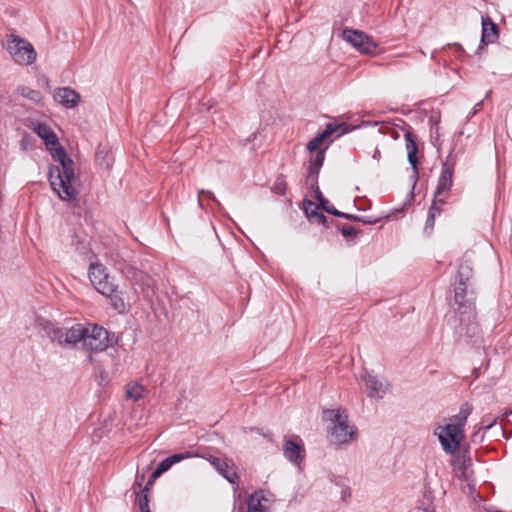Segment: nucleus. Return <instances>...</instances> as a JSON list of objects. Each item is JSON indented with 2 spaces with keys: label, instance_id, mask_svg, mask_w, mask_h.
<instances>
[{
  "label": "nucleus",
  "instance_id": "f257e3e1",
  "mask_svg": "<svg viewBox=\"0 0 512 512\" xmlns=\"http://www.w3.org/2000/svg\"><path fill=\"white\" fill-rule=\"evenodd\" d=\"M52 158L60 166H53L49 169V181L53 190L65 201H73L78 195L75 188L77 177L74 171V162L67 156L63 147L55 148Z\"/></svg>",
  "mask_w": 512,
  "mask_h": 512
},
{
  "label": "nucleus",
  "instance_id": "f03ea898",
  "mask_svg": "<svg viewBox=\"0 0 512 512\" xmlns=\"http://www.w3.org/2000/svg\"><path fill=\"white\" fill-rule=\"evenodd\" d=\"M46 335L63 348H81L87 332V324L76 323L70 328L62 329L49 321L40 323Z\"/></svg>",
  "mask_w": 512,
  "mask_h": 512
},
{
  "label": "nucleus",
  "instance_id": "7ed1b4c3",
  "mask_svg": "<svg viewBox=\"0 0 512 512\" xmlns=\"http://www.w3.org/2000/svg\"><path fill=\"white\" fill-rule=\"evenodd\" d=\"M324 419L332 423L330 436L332 442L335 444H346L350 442L356 434V430L348 424V416L341 409L325 410Z\"/></svg>",
  "mask_w": 512,
  "mask_h": 512
},
{
  "label": "nucleus",
  "instance_id": "20e7f679",
  "mask_svg": "<svg viewBox=\"0 0 512 512\" xmlns=\"http://www.w3.org/2000/svg\"><path fill=\"white\" fill-rule=\"evenodd\" d=\"M87 332L82 350L86 353L88 360L93 362L94 354L103 352L112 346L113 338L105 328L97 324H87Z\"/></svg>",
  "mask_w": 512,
  "mask_h": 512
},
{
  "label": "nucleus",
  "instance_id": "39448f33",
  "mask_svg": "<svg viewBox=\"0 0 512 512\" xmlns=\"http://www.w3.org/2000/svg\"><path fill=\"white\" fill-rule=\"evenodd\" d=\"M5 46L14 62L19 65L28 66L36 61L37 52L24 38L11 34L7 36Z\"/></svg>",
  "mask_w": 512,
  "mask_h": 512
},
{
  "label": "nucleus",
  "instance_id": "423d86ee",
  "mask_svg": "<svg viewBox=\"0 0 512 512\" xmlns=\"http://www.w3.org/2000/svg\"><path fill=\"white\" fill-rule=\"evenodd\" d=\"M456 165V157L450 152L442 164L441 173L437 181L434 197L447 199L453 185V174Z\"/></svg>",
  "mask_w": 512,
  "mask_h": 512
},
{
  "label": "nucleus",
  "instance_id": "0eeeda50",
  "mask_svg": "<svg viewBox=\"0 0 512 512\" xmlns=\"http://www.w3.org/2000/svg\"><path fill=\"white\" fill-rule=\"evenodd\" d=\"M89 279L93 287L101 294H110L113 291V278L107 273L106 267L101 263L94 262L89 267Z\"/></svg>",
  "mask_w": 512,
  "mask_h": 512
},
{
  "label": "nucleus",
  "instance_id": "6e6552de",
  "mask_svg": "<svg viewBox=\"0 0 512 512\" xmlns=\"http://www.w3.org/2000/svg\"><path fill=\"white\" fill-rule=\"evenodd\" d=\"M442 449L447 454H454L459 450L460 442L464 437V433L455 429L454 426L444 425L435 429Z\"/></svg>",
  "mask_w": 512,
  "mask_h": 512
},
{
  "label": "nucleus",
  "instance_id": "1a4fd4ad",
  "mask_svg": "<svg viewBox=\"0 0 512 512\" xmlns=\"http://www.w3.org/2000/svg\"><path fill=\"white\" fill-rule=\"evenodd\" d=\"M343 39L363 54L374 55L377 52L378 45L362 31L344 29Z\"/></svg>",
  "mask_w": 512,
  "mask_h": 512
},
{
  "label": "nucleus",
  "instance_id": "9d476101",
  "mask_svg": "<svg viewBox=\"0 0 512 512\" xmlns=\"http://www.w3.org/2000/svg\"><path fill=\"white\" fill-rule=\"evenodd\" d=\"M456 334L459 340H463L466 343L474 342V339L478 337L479 326L473 310L462 312L460 325L456 328Z\"/></svg>",
  "mask_w": 512,
  "mask_h": 512
},
{
  "label": "nucleus",
  "instance_id": "9b49d317",
  "mask_svg": "<svg viewBox=\"0 0 512 512\" xmlns=\"http://www.w3.org/2000/svg\"><path fill=\"white\" fill-rule=\"evenodd\" d=\"M54 99L66 108H74L80 102V95L70 87H61L54 91Z\"/></svg>",
  "mask_w": 512,
  "mask_h": 512
},
{
  "label": "nucleus",
  "instance_id": "f8f14e48",
  "mask_svg": "<svg viewBox=\"0 0 512 512\" xmlns=\"http://www.w3.org/2000/svg\"><path fill=\"white\" fill-rule=\"evenodd\" d=\"M283 453L287 460L297 464L299 460L303 459L304 448L302 441L299 437L295 439L285 440L283 444Z\"/></svg>",
  "mask_w": 512,
  "mask_h": 512
},
{
  "label": "nucleus",
  "instance_id": "ddd939ff",
  "mask_svg": "<svg viewBox=\"0 0 512 512\" xmlns=\"http://www.w3.org/2000/svg\"><path fill=\"white\" fill-rule=\"evenodd\" d=\"M362 380L367 389V395L370 398H383L385 394V388L381 381L377 377L369 372H365L362 375Z\"/></svg>",
  "mask_w": 512,
  "mask_h": 512
},
{
  "label": "nucleus",
  "instance_id": "4468645a",
  "mask_svg": "<svg viewBox=\"0 0 512 512\" xmlns=\"http://www.w3.org/2000/svg\"><path fill=\"white\" fill-rule=\"evenodd\" d=\"M499 36L498 26L492 21L489 16L482 17V44L494 43Z\"/></svg>",
  "mask_w": 512,
  "mask_h": 512
},
{
  "label": "nucleus",
  "instance_id": "2eb2a0df",
  "mask_svg": "<svg viewBox=\"0 0 512 512\" xmlns=\"http://www.w3.org/2000/svg\"><path fill=\"white\" fill-rule=\"evenodd\" d=\"M403 131H404V138H405V142H406V149L408 152V162L411 165L412 169L414 170L413 177L416 179L417 174H418L417 158H416V154L418 152V146L413 137L412 132L410 130H404V129H403Z\"/></svg>",
  "mask_w": 512,
  "mask_h": 512
},
{
  "label": "nucleus",
  "instance_id": "dca6fc26",
  "mask_svg": "<svg viewBox=\"0 0 512 512\" xmlns=\"http://www.w3.org/2000/svg\"><path fill=\"white\" fill-rule=\"evenodd\" d=\"M263 491L259 490L251 494L247 499V512H270Z\"/></svg>",
  "mask_w": 512,
  "mask_h": 512
},
{
  "label": "nucleus",
  "instance_id": "f3484780",
  "mask_svg": "<svg viewBox=\"0 0 512 512\" xmlns=\"http://www.w3.org/2000/svg\"><path fill=\"white\" fill-rule=\"evenodd\" d=\"M453 471L456 477L460 480L470 482L471 471L469 469L470 459H466L464 456H458L452 461Z\"/></svg>",
  "mask_w": 512,
  "mask_h": 512
},
{
  "label": "nucleus",
  "instance_id": "a211bd4d",
  "mask_svg": "<svg viewBox=\"0 0 512 512\" xmlns=\"http://www.w3.org/2000/svg\"><path fill=\"white\" fill-rule=\"evenodd\" d=\"M36 133L44 140L45 145L51 150V154L55 151V148L61 147L57 136L49 126L45 124L37 125Z\"/></svg>",
  "mask_w": 512,
  "mask_h": 512
},
{
  "label": "nucleus",
  "instance_id": "6ab92c4d",
  "mask_svg": "<svg viewBox=\"0 0 512 512\" xmlns=\"http://www.w3.org/2000/svg\"><path fill=\"white\" fill-rule=\"evenodd\" d=\"M472 410H473V407L471 404L464 403L463 405H461L459 413L454 415L450 419L451 422L448 425L454 426L455 429L464 433V428L467 423V419L470 416V414L472 413Z\"/></svg>",
  "mask_w": 512,
  "mask_h": 512
},
{
  "label": "nucleus",
  "instance_id": "aec40b11",
  "mask_svg": "<svg viewBox=\"0 0 512 512\" xmlns=\"http://www.w3.org/2000/svg\"><path fill=\"white\" fill-rule=\"evenodd\" d=\"M466 295V282L458 281L454 286V304L457 305L459 309L464 308V311H469L472 310V306L470 301L466 298Z\"/></svg>",
  "mask_w": 512,
  "mask_h": 512
},
{
  "label": "nucleus",
  "instance_id": "412c9836",
  "mask_svg": "<svg viewBox=\"0 0 512 512\" xmlns=\"http://www.w3.org/2000/svg\"><path fill=\"white\" fill-rule=\"evenodd\" d=\"M110 300L111 306L119 313L126 312V304L122 296V292L118 291L117 285L113 286V291L110 294H102Z\"/></svg>",
  "mask_w": 512,
  "mask_h": 512
},
{
  "label": "nucleus",
  "instance_id": "4be33fe9",
  "mask_svg": "<svg viewBox=\"0 0 512 512\" xmlns=\"http://www.w3.org/2000/svg\"><path fill=\"white\" fill-rule=\"evenodd\" d=\"M364 125L368 126V125H372V126H377V125H380V128H379V133L380 134H390L391 137L394 139V140H397L400 135H399V132L397 131L396 129V126H398L397 124H391V123H385V122H382V123H379V122H364L363 123Z\"/></svg>",
  "mask_w": 512,
  "mask_h": 512
},
{
  "label": "nucleus",
  "instance_id": "5701e85b",
  "mask_svg": "<svg viewBox=\"0 0 512 512\" xmlns=\"http://www.w3.org/2000/svg\"><path fill=\"white\" fill-rule=\"evenodd\" d=\"M473 273L472 263L470 260L464 259L458 268L457 277L458 281L467 282Z\"/></svg>",
  "mask_w": 512,
  "mask_h": 512
},
{
  "label": "nucleus",
  "instance_id": "b1692460",
  "mask_svg": "<svg viewBox=\"0 0 512 512\" xmlns=\"http://www.w3.org/2000/svg\"><path fill=\"white\" fill-rule=\"evenodd\" d=\"M151 484V481H148L146 486L141 489L139 492H135L136 498H137V504L140 509V512H147L149 509V499H148V491H149V485Z\"/></svg>",
  "mask_w": 512,
  "mask_h": 512
},
{
  "label": "nucleus",
  "instance_id": "393cba45",
  "mask_svg": "<svg viewBox=\"0 0 512 512\" xmlns=\"http://www.w3.org/2000/svg\"><path fill=\"white\" fill-rule=\"evenodd\" d=\"M145 389L138 383H129L126 386V397L133 401H138L144 396Z\"/></svg>",
  "mask_w": 512,
  "mask_h": 512
},
{
  "label": "nucleus",
  "instance_id": "a878e982",
  "mask_svg": "<svg viewBox=\"0 0 512 512\" xmlns=\"http://www.w3.org/2000/svg\"><path fill=\"white\" fill-rule=\"evenodd\" d=\"M17 92L23 96L24 98H27L31 100L32 102L39 103L42 101V95L41 92L38 90L31 89L29 87H19L17 89Z\"/></svg>",
  "mask_w": 512,
  "mask_h": 512
},
{
  "label": "nucleus",
  "instance_id": "bb28decb",
  "mask_svg": "<svg viewBox=\"0 0 512 512\" xmlns=\"http://www.w3.org/2000/svg\"><path fill=\"white\" fill-rule=\"evenodd\" d=\"M96 162L98 165L106 170H108L111 165V159L108 156V153L99 146L96 151Z\"/></svg>",
  "mask_w": 512,
  "mask_h": 512
},
{
  "label": "nucleus",
  "instance_id": "cd10ccee",
  "mask_svg": "<svg viewBox=\"0 0 512 512\" xmlns=\"http://www.w3.org/2000/svg\"><path fill=\"white\" fill-rule=\"evenodd\" d=\"M343 126L344 124L328 123L321 133L327 138L333 133L338 132L337 137H339L346 132V129H344Z\"/></svg>",
  "mask_w": 512,
  "mask_h": 512
},
{
  "label": "nucleus",
  "instance_id": "c85d7f7f",
  "mask_svg": "<svg viewBox=\"0 0 512 512\" xmlns=\"http://www.w3.org/2000/svg\"><path fill=\"white\" fill-rule=\"evenodd\" d=\"M447 199L440 198V197H434L432 204L429 208L428 214H433V217H437L442 212V206L446 204Z\"/></svg>",
  "mask_w": 512,
  "mask_h": 512
},
{
  "label": "nucleus",
  "instance_id": "c756f323",
  "mask_svg": "<svg viewBox=\"0 0 512 512\" xmlns=\"http://www.w3.org/2000/svg\"><path fill=\"white\" fill-rule=\"evenodd\" d=\"M213 467L222 475L224 472H227L229 465L226 460L210 455L206 458Z\"/></svg>",
  "mask_w": 512,
  "mask_h": 512
},
{
  "label": "nucleus",
  "instance_id": "7c9ffc66",
  "mask_svg": "<svg viewBox=\"0 0 512 512\" xmlns=\"http://www.w3.org/2000/svg\"><path fill=\"white\" fill-rule=\"evenodd\" d=\"M195 456H198V455L186 451L184 453H175V454L167 457L166 459L169 462V464L172 466V465H174L176 463L181 462L182 460L189 459V458H192V457H195Z\"/></svg>",
  "mask_w": 512,
  "mask_h": 512
},
{
  "label": "nucleus",
  "instance_id": "2f4dec72",
  "mask_svg": "<svg viewBox=\"0 0 512 512\" xmlns=\"http://www.w3.org/2000/svg\"><path fill=\"white\" fill-rule=\"evenodd\" d=\"M171 468V465L169 464V462L167 461V459L165 458L164 460H162L158 465L157 467L155 468V470L153 471L152 475H151V482L153 480H155L156 478H158L159 476H161L164 472H166L167 470H169Z\"/></svg>",
  "mask_w": 512,
  "mask_h": 512
},
{
  "label": "nucleus",
  "instance_id": "473e14b6",
  "mask_svg": "<svg viewBox=\"0 0 512 512\" xmlns=\"http://www.w3.org/2000/svg\"><path fill=\"white\" fill-rule=\"evenodd\" d=\"M326 139V137L319 133L316 137H314L312 140H310L307 144V150L309 152L316 151L323 143V141Z\"/></svg>",
  "mask_w": 512,
  "mask_h": 512
},
{
  "label": "nucleus",
  "instance_id": "72a5a7b5",
  "mask_svg": "<svg viewBox=\"0 0 512 512\" xmlns=\"http://www.w3.org/2000/svg\"><path fill=\"white\" fill-rule=\"evenodd\" d=\"M325 147L324 149H320L316 152L315 156L312 158L310 164L314 166L315 169H321L325 159Z\"/></svg>",
  "mask_w": 512,
  "mask_h": 512
},
{
  "label": "nucleus",
  "instance_id": "f704fd0d",
  "mask_svg": "<svg viewBox=\"0 0 512 512\" xmlns=\"http://www.w3.org/2000/svg\"><path fill=\"white\" fill-rule=\"evenodd\" d=\"M201 195H205L207 196V198H209L210 200H212L218 207L221 206V203L219 202V200L215 197V195L213 194L212 191L210 190H205V189H200L198 190V204L200 206V208H203V203H202V200L200 199V196Z\"/></svg>",
  "mask_w": 512,
  "mask_h": 512
},
{
  "label": "nucleus",
  "instance_id": "c9c22d12",
  "mask_svg": "<svg viewBox=\"0 0 512 512\" xmlns=\"http://www.w3.org/2000/svg\"><path fill=\"white\" fill-rule=\"evenodd\" d=\"M339 230H340L341 234L347 239L354 238L358 233V230L354 226H351V225H342L339 228Z\"/></svg>",
  "mask_w": 512,
  "mask_h": 512
},
{
  "label": "nucleus",
  "instance_id": "e433bc0d",
  "mask_svg": "<svg viewBox=\"0 0 512 512\" xmlns=\"http://www.w3.org/2000/svg\"><path fill=\"white\" fill-rule=\"evenodd\" d=\"M497 422V418H488V416H485L481 423H480V426L483 428L484 431H487L489 430L490 428H492Z\"/></svg>",
  "mask_w": 512,
  "mask_h": 512
},
{
  "label": "nucleus",
  "instance_id": "4c0bfd02",
  "mask_svg": "<svg viewBox=\"0 0 512 512\" xmlns=\"http://www.w3.org/2000/svg\"><path fill=\"white\" fill-rule=\"evenodd\" d=\"M485 432L486 431H484L483 428L480 426L478 430L471 435V441L473 443H481L484 439Z\"/></svg>",
  "mask_w": 512,
  "mask_h": 512
},
{
  "label": "nucleus",
  "instance_id": "58836bf2",
  "mask_svg": "<svg viewBox=\"0 0 512 512\" xmlns=\"http://www.w3.org/2000/svg\"><path fill=\"white\" fill-rule=\"evenodd\" d=\"M320 206L327 213L337 216L338 210L328 200L324 201Z\"/></svg>",
  "mask_w": 512,
  "mask_h": 512
},
{
  "label": "nucleus",
  "instance_id": "ea45409f",
  "mask_svg": "<svg viewBox=\"0 0 512 512\" xmlns=\"http://www.w3.org/2000/svg\"><path fill=\"white\" fill-rule=\"evenodd\" d=\"M435 219L436 218L433 217V214L427 215L424 231L427 232L428 234H430L433 230Z\"/></svg>",
  "mask_w": 512,
  "mask_h": 512
},
{
  "label": "nucleus",
  "instance_id": "a19ab883",
  "mask_svg": "<svg viewBox=\"0 0 512 512\" xmlns=\"http://www.w3.org/2000/svg\"><path fill=\"white\" fill-rule=\"evenodd\" d=\"M224 478H226L230 483L235 484L238 480V476L235 471L227 469V472L222 474Z\"/></svg>",
  "mask_w": 512,
  "mask_h": 512
},
{
  "label": "nucleus",
  "instance_id": "79ce46f5",
  "mask_svg": "<svg viewBox=\"0 0 512 512\" xmlns=\"http://www.w3.org/2000/svg\"><path fill=\"white\" fill-rule=\"evenodd\" d=\"M311 215L317 220V222L319 224L326 225L327 218H326V216L323 213L317 212V211H313Z\"/></svg>",
  "mask_w": 512,
  "mask_h": 512
},
{
  "label": "nucleus",
  "instance_id": "37998d69",
  "mask_svg": "<svg viewBox=\"0 0 512 512\" xmlns=\"http://www.w3.org/2000/svg\"><path fill=\"white\" fill-rule=\"evenodd\" d=\"M315 195V198L319 201V204L321 205L324 201L327 199L322 195V192L319 188V185L311 189Z\"/></svg>",
  "mask_w": 512,
  "mask_h": 512
},
{
  "label": "nucleus",
  "instance_id": "c03bdc74",
  "mask_svg": "<svg viewBox=\"0 0 512 512\" xmlns=\"http://www.w3.org/2000/svg\"><path fill=\"white\" fill-rule=\"evenodd\" d=\"M354 221L361 222L363 224H369V225L377 223V220H371L370 218H368L366 216H359V215H355Z\"/></svg>",
  "mask_w": 512,
  "mask_h": 512
},
{
  "label": "nucleus",
  "instance_id": "a18cd8bd",
  "mask_svg": "<svg viewBox=\"0 0 512 512\" xmlns=\"http://www.w3.org/2000/svg\"><path fill=\"white\" fill-rule=\"evenodd\" d=\"M306 181L311 189L318 186V176L307 175Z\"/></svg>",
  "mask_w": 512,
  "mask_h": 512
},
{
  "label": "nucleus",
  "instance_id": "49530a36",
  "mask_svg": "<svg viewBox=\"0 0 512 512\" xmlns=\"http://www.w3.org/2000/svg\"><path fill=\"white\" fill-rule=\"evenodd\" d=\"M482 104H483V101H482V100H481V101H479V102H477V103L474 105V107H473L472 111L468 114V117H469V118H472L475 114H477V113L481 110V108H482Z\"/></svg>",
  "mask_w": 512,
  "mask_h": 512
},
{
  "label": "nucleus",
  "instance_id": "de8ad7c7",
  "mask_svg": "<svg viewBox=\"0 0 512 512\" xmlns=\"http://www.w3.org/2000/svg\"><path fill=\"white\" fill-rule=\"evenodd\" d=\"M336 217H341V218H344V219H347V220L354 221L355 215L354 214L344 213V212H341V211L338 210V213H337Z\"/></svg>",
  "mask_w": 512,
  "mask_h": 512
},
{
  "label": "nucleus",
  "instance_id": "09e8293b",
  "mask_svg": "<svg viewBox=\"0 0 512 512\" xmlns=\"http://www.w3.org/2000/svg\"><path fill=\"white\" fill-rule=\"evenodd\" d=\"M319 172H320V169H315L314 166L312 164H310L308 167L307 175L318 176Z\"/></svg>",
  "mask_w": 512,
  "mask_h": 512
},
{
  "label": "nucleus",
  "instance_id": "8fccbe9b",
  "mask_svg": "<svg viewBox=\"0 0 512 512\" xmlns=\"http://www.w3.org/2000/svg\"><path fill=\"white\" fill-rule=\"evenodd\" d=\"M95 373H96V375H99V377H100V379H101V383H102L103 381H106V379H107V375L105 374V372H104V371H102L101 369H99L98 371L96 370V372H95Z\"/></svg>",
  "mask_w": 512,
  "mask_h": 512
},
{
  "label": "nucleus",
  "instance_id": "3c124183",
  "mask_svg": "<svg viewBox=\"0 0 512 512\" xmlns=\"http://www.w3.org/2000/svg\"><path fill=\"white\" fill-rule=\"evenodd\" d=\"M372 157H373V159H376V160H379L381 158V153L378 148H375Z\"/></svg>",
  "mask_w": 512,
  "mask_h": 512
},
{
  "label": "nucleus",
  "instance_id": "603ef678",
  "mask_svg": "<svg viewBox=\"0 0 512 512\" xmlns=\"http://www.w3.org/2000/svg\"><path fill=\"white\" fill-rule=\"evenodd\" d=\"M351 496V493L348 489H345L342 491V498L343 500H346L347 497H350Z\"/></svg>",
  "mask_w": 512,
  "mask_h": 512
},
{
  "label": "nucleus",
  "instance_id": "864d4df0",
  "mask_svg": "<svg viewBox=\"0 0 512 512\" xmlns=\"http://www.w3.org/2000/svg\"><path fill=\"white\" fill-rule=\"evenodd\" d=\"M438 121H439V116H438V117H435V116H433V115H432V116L430 117V122H432V123H435V124H436V123H438Z\"/></svg>",
  "mask_w": 512,
  "mask_h": 512
},
{
  "label": "nucleus",
  "instance_id": "5fc2aeb1",
  "mask_svg": "<svg viewBox=\"0 0 512 512\" xmlns=\"http://www.w3.org/2000/svg\"><path fill=\"white\" fill-rule=\"evenodd\" d=\"M143 278H145V279H146V284H147V286H150V284H151V282H152L151 277L146 276V275H143Z\"/></svg>",
  "mask_w": 512,
  "mask_h": 512
},
{
  "label": "nucleus",
  "instance_id": "6e6d98bb",
  "mask_svg": "<svg viewBox=\"0 0 512 512\" xmlns=\"http://www.w3.org/2000/svg\"><path fill=\"white\" fill-rule=\"evenodd\" d=\"M137 485L139 488L141 487V483L138 481V477H136V480L134 482V486Z\"/></svg>",
  "mask_w": 512,
  "mask_h": 512
},
{
  "label": "nucleus",
  "instance_id": "4d7b16f0",
  "mask_svg": "<svg viewBox=\"0 0 512 512\" xmlns=\"http://www.w3.org/2000/svg\"><path fill=\"white\" fill-rule=\"evenodd\" d=\"M510 414H512V410L504 412L503 416H508Z\"/></svg>",
  "mask_w": 512,
  "mask_h": 512
},
{
  "label": "nucleus",
  "instance_id": "13d9d810",
  "mask_svg": "<svg viewBox=\"0 0 512 512\" xmlns=\"http://www.w3.org/2000/svg\"><path fill=\"white\" fill-rule=\"evenodd\" d=\"M307 204H308L309 206H313V205H314V203H313L312 201H310V200H308V201H307Z\"/></svg>",
  "mask_w": 512,
  "mask_h": 512
},
{
  "label": "nucleus",
  "instance_id": "bf43d9fd",
  "mask_svg": "<svg viewBox=\"0 0 512 512\" xmlns=\"http://www.w3.org/2000/svg\"><path fill=\"white\" fill-rule=\"evenodd\" d=\"M422 512H433V511H430L428 509H423Z\"/></svg>",
  "mask_w": 512,
  "mask_h": 512
}]
</instances>
